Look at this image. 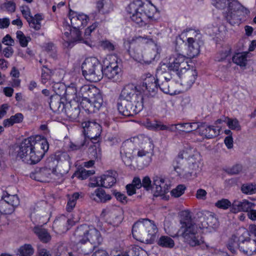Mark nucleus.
<instances>
[{"instance_id":"obj_26","label":"nucleus","mask_w":256,"mask_h":256,"mask_svg":"<svg viewBox=\"0 0 256 256\" xmlns=\"http://www.w3.org/2000/svg\"><path fill=\"white\" fill-rule=\"evenodd\" d=\"M254 206V203L246 200H242V201L234 200L232 204V211L234 213L241 211L248 212Z\"/></svg>"},{"instance_id":"obj_18","label":"nucleus","mask_w":256,"mask_h":256,"mask_svg":"<svg viewBox=\"0 0 256 256\" xmlns=\"http://www.w3.org/2000/svg\"><path fill=\"white\" fill-rule=\"evenodd\" d=\"M122 74L120 68L118 66L116 62H110L103 70V76H104L108 79L113 82H117L120 80Z\"/></svg>"},{"instance_id":"obj_11","label":"nucleus","mask_w":256,"mask_h":256,"mask_svg":"<svg viewBox=\"0 0 256 256\" xmlns=\"http://www.w3.org/2000/svg\"><path fill=\"white\" fill-rule=\"evenodd\" d=\"M136 152L134 144L132 141L126 140L124 142L120 150L123 162L126 164H130L132 159L136 156Z\"/></svg>"},{"instance_id":"obj_62","label":"nucleus","mask_w":256,"mask_h":256,"mask_svg":"<svg viewBox=\"0 0 256 256\" xmlns=\"http://www.w3.org/2000/svg\"><path fill=\"white\" fill-rule=\"evenodd\" d=\"M20 10L22 15L24 16L28 22L30 20H32V18L33 16L31 14L30 9L28 6H21Z\"/></svg>"},{"instance_id":"obj_60","label":"nucleus","mask_w":256,"mask_h":256,"mask_svg":"<svg viewBox=\"0 0 256 256\" xmlns=\"http://www.w3.org/2000/svg\"><path fill=\"white\" fill-rule=\"evenodd\" d=\"M112 194L116 198V200L122 204H126L128 202V198L126 196L116 190H112Z\"/></svg>"},{"instance_id":"obj_57","label":"nucleus","mask_w":256,"mask_h":256,"mask_svg":"<svg viewBox=\"0 0 256 256\" xmlns=\"http://www.w3.org/2000/svg\"><path fill=\"white\" fill-rule=\"evenodd\" d=\"M186 188L184 185L180 184L171 191L172 196L174 198H178L184 193Z\"/></svg>"},{"instance_id":"obj_58","label":"nucleus","mask_w":256,"mask_h":256,"mask_svg":"<svg viewBox=\"0 0 256 256\" xmlns=\"http://www.w3.org/2000/svg\"><path fill=\"white\" fill-rule=\"evenodd\" d=\"M215 206L219 208L226 210L231 206H232V204L230 202L228 199L222 198L218 200L216 203Z\"/></svg>"},{"instance_id":"obj_4","label":"nucleus","mask_w":256,"mask_h":256,"mask_svg":"<svg viewBox=\"0 0 256 256\" xmlns=\"http://www.w3.org/2000/svg\"><path fill=\"white\" fill-rule=\"evenodd\" d=\"M212 4L218 9L228 8L225 18L232 26L238 25L242 16L249 12L248 10L244 8L238 0H212Z\"/></svg>"},{"instance_id":"obj_33","label":"nucleus","mask_w":256,"mask_h":256,"mask_svg":"<svg viewBox=\"0 0 256 256\" xmlns=\"http://www.w3.org/2000/svg\"><path fill=\"white\" fill-rule=\"evenodd\" d=\"M75 238V242L78 244V251L80 254L84 255L89 254L96 248L92 244L88 241L87 242H78V238Z\"/></svg>"},{"instance_id":"obj_9","label":"nucleus","mask_w":256,"mask_h":256,"mask_svg":"<svg viewBox=\"0 0 256 256\" xmlns=\"http://www.w3.org/2000/svg\"><path fill=\"white\" fill-rule=\"evenodd\" d=\"M152 42V39L147 36H138L134 37L130 40L124 43L125 46H128V52L130 55L136 60L141 63L143 60L144 53L142 48L138 44L140 42L148 43Z\"/></svg>"},{"instance_id":"obj_1","label":"nucleus","mask_w":256,"mask_h":256,"mask_svg":"<svg viewBox=\"0 0 256 256\" xmlns=\"http://www.w3.org/2000/svg\"><path fill=\"white\" fill-rule=\"evenodd\" d=\"M47 140L40 136H30L24 140L15 148L16 157L25 162L32 164L39 162L48 150Z\"/></svg>"},{"instance_id":"obj_50","label":"nucleus","mask_w":256,"mask_h":256,"mask_svg":"<svg viewBox=\"0 0 256 256\" xmlns=\"http://www.w3.org/2000/svg\"><path fill=\"white\" fill-rule=\"evenodd\" d=\"M88 152L92 158L98 159L102 156L101 149L98 144H93L88 148Z\"/></svg>"},{"instance_id":"obj_8","label":"nucleus","mask_w":256,"mask_h":256,"mask_svg":"<svg viewBox=\"0 0 256 256\" xmlns=\"http://www.w3.org/2000/svg\"><path fill=\"white\" fill-rule=\"evenodd\" d=\"M164 66L168 68L170 74H174V77L180 80L183 74L186 72V66H188V64L185 56L176 54L170 56L167 64L164 63L160 64V70Z\"/></svg>"},{"instance_id":"obj_63","label":"nucleus","mask_w":256,"mask_h":256,"mask_svg":"<svg viewBox=\"0 0 256 256\" xmlns=\"http://www.w3.org/2000/svg\"><path fill=\"white\" fill-rule=\"evenodd\" d=\"M242 169V166L240 164H236L229 168L228 172L231 174H239Z\"/></svg>"},{"instance_id":"obj_22","label":"nucleus","mask_w":256,"mask_h":256,"mask_svg":"<svg viewBox=\"0 0 256 256\" xmlns=\"http://www.w3.org/2000/svg\"><path fill=\"white\" fill-rule=\"evenodd\" d=\"M240 250L248 256H252L256 253V240L248 237L241 241Z\"/></svg>"},{"instance_id":"obj_32","label":"nucleus","mask_w":256,"mask_h":256,"mask_svg":"<svg viewBox=\"0 0 256 256\" xmlns=\"http://www.w3.org/2000/svg\"><path fill=\"white\" fill-rule=\"evenodd\" d=\"M49 105L50 109L54 112H60L64 109V103L61 102L60 96L54 95L50 96Z\"/></svg>"},{"instance_id":"obj_53","label":"nucleus","mask_w":256,"mask_h":256,"mask_svg":"<svg viewBox=\"0 0 256 256\" xmlns=\"http://www.w3.org/2000/svg\"><path fill=\"white\" fill-rule=\"evenodd\" d=\"M79 196L80 194L78 192H74L69 198L66 207L68 212H71L75 207L76 200L79 198Z\"/></svg>"},{"instance_id":"obj_44","label":"nucleus","mask_w":256,"mask_h":256,"mask_svg":"<svg viewBox=\"0 0 256 256\" xmlns=\"http://www.w3.org/2000/svg\"><path fill=\"white\" fill-rule=\"evenodd\" d=\"M157 244L160 246L170 248H172L174 246V240L170 237L166 236H161Z\"/></svg>"},{"instance_id":"obj_17","label":"nucleus","mask_w":256,"mask_h":256,"mask_svg":"<svg viewBox=\"0 0 256 256\" xmlns=\"http://www.w3.org/2000/svg\"><path fill=\"white\" fill-rule=\"evenodd\" d=\"M150 220L147 218L140 220L135 222L132 228V234L134 238L140 240L146 236L147 222Z\"/></svg>"},{"instance_id":"obj_49","label":"nucleus","mask_w":256,"mask_h":256,"mask_svg":"<svg viewBox=\"0 0 256 256\" xmlns=\"http://www.w3.org/2000/svg\"><path fill=\"white\" fill-rule=\"evenodd\" d=\"M241 191L246 194H253L256 193V184L254 183H246L242 184Z\"/></svg>"},{"instance_id":"obj_39","label":"nucleus","mask_w":256,"mask_h":256,"mask_svg":"<svg viewBox=\"0 0 256 256\" xmlns=\"http://www.w3.org/2000/svg\"><path fill=\"white\" fill-rule=\"evenodd\" d=\"M90 100L91 102H92V104L94 105L95 107L98 110L102 106L103 98L102 94L96 88L90 96Z\"/></svg>"},{"instance_id":"obj_30","label":"nucleus","mask_w":256,"mask_h":256,"mask_svg":"<svg viewBox=\"0 0 256 256\" xmlns=\"http://www.w3.org/2000/svg\"><path fill=\"white\" fill-rule=\"evenodd\" d=\"M116 172H108V174H104L100 177V186L105 188L112 186L116 182Z\"/></svg>"},{"instance_id":"obj_35","label":"nucleus","mask_w":256,"mask_h":256,"mask_svg":"<svg viewBox=\"0 0 256 256\" xmlns=\"http://www.w3.org/2000/svg\"><path fill=\"white\" fill-rule=\"evenodd\" d=\"M96 89L95 88H91L88 85L82 86L78 92L80 102V100L82 101V100L90 98Z\"/></svg>"},{"instance_id":"obj_47","label":"nucleus","mask_w":256,"mask_h":256,"mask_svg":"<svg viewBox=\"0 0 256 256\" xmlns=\"http://www.w3.org/2000/svg\"><path fill=\"white\" fill-rule=\"evenodd\" d=\"M42 16L41 14H37L32 17V20L28 22L30 27L36 30H40L41 28L40 22L42 20Z\"/></svg>"},{"instance_id":"obj_16","label":"nucleus","mask_w":256,"mask_h":256,"mask_svg":"<svg viewBox=\"0 0 256 256\" xmlns=\"http://www.w3.org/2000/svg\"><path fill=\"white\" fill-rule=\"evenodd\" d=\"M68 17L70 20L71 26L73 28H80L86 26L88 20L86 15L82 13L78 14L71 10L70 11Z\"/></svg>"},{"instance_id":"obj_45","label":"nucleus","mask_w":256,"mask_h":256,"mask_svg":"<svg viewBox=\"0 0 256 256\" xmlns=\"http://www.w3.org/2000/svg\"><path fill=\"white\" fill-rule=\"evenodd\" d=\"M80 106L82 108L83 110L88 114L93 113L98 110L95 107L94 105L92 104V102H90V98L82 100L80 102Z\"/></svg>"},{"instance_id":"obj_51","label":"nucleus","mask_w":256,"mask_h":256,"mask_svg":"<svg viewBox=\"0 0 256 256\" xmlns=\"http://www.w3.org/2000/svg\"><path fill=\"white\" fill-rule=\"evenodd\" d=\"M178 125L180 128L186 130H180L185 132L186 133H190L193 130H197V128H198V122L178 123Z\"/></svg>"},{"instance_id":"obj_52","label":"nucleus","mask_w":256,"mask_h":256,"mask_svg":"<svg viewBox=\"0 0 256 256\" xmlns=\"http://www.w3.org/2000/svg\"><path fill=\"white\" fill-rule=\"evenodd\" d=\"M14 210V207L7 203L3 199L0 200V212L5 214H12Z\"/></svg>"},{"instance_id":"obj_10","label":"nucleus","mask_w":256,"mask_h":256,"mask_svg":"<svg viewBox=\"0 0 256 256\" xmlns=\"http://www.w3.org/2000/svg\"><path fill=\"white\" fill-rule=\"evenodd\" d=\"M53 158H48V164L49 168H37L30 174V177L40 182H48L51 178L55 179L56 170L50 167V163L52 162Z\"/></svg>"},{"instance_id":"obj_23","label":"nucleus","mask_w":256,"mask_h":256,"mask_svg":"<svg viewBox=\"0 0 256 256\" xmlns=\"http://www.w3.org/2000/svg\"><path fill=\"white\" fill-rule=\"evenodd\" d=\"M120 212L116 209L106 208L102 212V214L107 216L108 222L114 226H118L122 222V218Z\"/></svg>"},{"instance_id":"obj_43","label":"nucleus","mask_w":256,"mask_h":256,"mask_svg":"<svg viewBox=\"0 0 256 256\" xmlns=\"http://www.w3.org/2000/svg\"><path fill=\"white\" fill-rule=\"evenodd\" d=\"M66 99L74 101L75 103L80 102L77 89L74 86H69L65 90Z\"/></svg>"},{"instance_id":"obj_31","label":"nucleus","mask_w":256,"mask_h":256,"mask_svg":"<svg viewBox=\"0 0 256 256\" xmlns=\"http://www.w3.org/2000/svg\"><path fill=\"white\" fill-rule=\"evenodd\" d=\"M80 107L78 102L68 104L64 108V112L66 116L72 120H76L80 114Z\"/></svg>"},{"instance_id":"obj_29","label":"nucleus","mask_w":256,"mask_h":256,"mask_svg":"<svg viewBox=\"0 0 256 256\" xmlns=\"http://www.w3.org/2000/svg\"><path fill=\"white\" fill-rule=\"evenodd\" d=\"M184 74V75L181 84L184 85L186 89L190 88L195 82L197 72L196 70L186 68V72Z\"/></svg>"},{"instance_id":"obj_59","label":"nucleus","mask_w":256,"mask_h":256,"mask_svg":"<svg viewBox=\"0 0 256 256\" xmlns=\"http://www.w3.org/2000/svg\"><path fill=\"white\" fill-rule=\"evenodd\" d=\"M52 84L53 90L56 92L55 95L58 94V96H60L62 92L64 90L63 84L59 82H56L55 80H54V82L51 83Z\"/></svg>"},{"instance_id":"obj_28","label":"nucleus","mask_w":256,"mask_h":256,"mask_svg":"<svg viewBox=\"0 0 256 256\" xmlns=\"http://www.w3.org/2000/svg\"><path fill=\"white\" fill-rule=\"evenodd\" d=\"M146 236L142 240V242H145L146 244H152L156 238V234L158 232V229L154 222L150 220L147 222L146 224Z\"/></svg>"},{"instance_id":"obj_42","label":"nucleus","mask_w":256,"mask_h":256,"mask_svg":"<svg viewBox=\"0 0 256 256\" xmlns=\"http://www.w3.org/2000/svg\"><path fill=\"white\" fill-rule=\"evenodd\" d=\"M24 116L21 113H17L12 116L9 118L4 120L3 124L5 127H9L16 123H20L22 121Z\"/></svg>"},{"instance_id":"obj_15","label":"nucleus","mask_w":256,"mask_h":256,"mask_svg":"<svg viewBox=\"0 0 256 256\" xmlns=\"http://www.w3.org/2000/svg\"><path fill=\"white\" fill-rule=\"evenodd\" d=\"M203 216L204 221L202 222V228H212L215 230L219 226V222L214 214L209 211H204L200 212Z\"/></svg>"},{"instance_id":"obj_54","label":"nucleus","mask_w":256,"mask_h":256,"mask_svg":"<svg viewBox=\"0 0 256 256\" xmlns=\"http://www.w3.org/2000/svg\"><path fill=\"white\" fill-rule=\"evenodd\" d=\"M16 38L18 40L20 45L22 47H26L28 42L31 40L30 36L26 37L22 31L16 32Z\"/></svg>"},{"instance_id":"obj_27","label":"nucleus","mask_w":256,"mask_h":256,"mask_svg":"<svg viewBox=\"0 0 256 256\" xmlns=\"http://www.w3.org/2000/svg\"><path fill=\"white\" fill-rule=\"evenodd\" d=\"M160 48L156 46L154 48L144 52L141 64H149L152 61L158 60L160 58Z\"/></svg>"},{"instance_id":"obj_61","label":"nucleus","mask_w":256,"mask_h":256,"mask_svg":"<svg viewBox=\"0 0 256 256\" xmlns=\"http://www.w3.org/2000/svg\"><path fill=\"white\" fill-rule=\"evenodd\" d=\"M56 256H74L72 252L68 251L67 248L63 246H60L58 248Z\"/></svg>"},{"instance_id":"obj_36","label":"nucleus","mask_w":256,"mask_h":256,"mask_svg":"<svg viewBox=\"0 0 256 256\" xmlns=\"http://www.w3.org/2000/svg\"><path fill=\"white\" fill-rule=\"evenodd\" d=\"M242 240V238H238L236 236H232L228 242V248L232 253L235 254L238 248L240 250Z\"/></svg>"},{"instance_id":"obj_48","label":"nucleus","mask_w":256,"mask_h":256,"mask_svg":"<svg viewBox=\"0 0 256 256\" xmlns=\"http://www.w3.org/2000/svg\"><path fill=\"white\" fill-rule=\"evenodd\" d=\"M20 256H30L34 253V249L30 244L21 246L18 250Z\"/></svg>"},{"instance_id":"obj_5","label":"nucleus","mask_w":256,"mask_h":256,"mask_svg":"<svg viewBox=\"0 0 256 256\" xmlns=\"http://www.w3.org/2000/svg\"><path fill=\"white\" fill-rule=\"evenodd\" d=\"M182 216L181 228L183 230L181 236L184 242L191 246L200 245L203 241L198 234V228L192 218L191 212L188 210L183 211Z\"/></svg>"},{"instance_id":"obj_37","label":"nucleus","mask_w":256,"mask_h":256,"mask_svg":"<svg viewBox=\"0 0 256 256\" xmlns=\"http://www.w3.org/2000/svg\"><path fill=\"white\" fill-rule=\"evenodd\" d=\"M42 69L41 79L42 82L44 84L48 83V84L51 85L52 82H54V75L52 74V70L46 66H43Z\"/></svg>"},{"instance_id":"obj_12","label":"nucleus","mask_w":256,"mask_h":256,"mask_svg":"<svg viewBox=\"0 0 256 256\" xmlns=\"http://www.w3.org/2000/svg\"><path fill=\"white\" fill-rule=\"evenodd\" d=\"M154 196L157 197L164 195L168 192L170 185L165 182V180L162 176H154L152 178Z\"/></svg>"},{"instance_id":"obj_64","label":"nucleus","mask_w":256,"mask_h":256,"mask_svg":"<svg viewBox=\"0 0 256 256\" xmlns=\"http://www.w3.org/2000/svg\"><path fill=\"white\" fill-rule=\"evenodd\" d=\"M142 186L146 190H148L152 188V181L150 178L146 176L144 177L142 182Z\"/></svg>"},{"instance_id":"obj_56","label":"nucleus","mask_w":256,"mask_h":256,"mask_svg":"<svg viewBox=\"0 0 256 256\" xmlns=\"http://www.w3.org/2000/svg\"><path fill=\"white\" fill-rule=\"evenodd\" d=\"M226 124L228 128L232 130H240L241 129L240 122L236 118H230L228 117Z\"/></svg>"},{"instance_id":"obj_55","label":"nucleus","mask_w":256,"mask_h":256,"mask_svg":"<svg viewBox=\"0 0 256 256\" xmlns=\"http://www.w3.org/2000/svg\"><path fill=\"white\" fill-rule=\"evenodd\" d=\"M182 154H179L177 158L173 162V166L174 170L179 174H181L182 172L181 166V161L183 160Z\"/></svg>"},{"instance_id":"obj_6","label":"nucleus","mask_w":256,"mask_h":256,"mask_svg":"<svg viewBox=\"0 0 256 256\" xmlns=\"http://www.w3.org/2000/svg\"><path fill=\"white\" fill-rule=\"evenodd\" d=\"M82 69L83 76L90 82H97L103 77L102 65L95 57L86 58L82 64Z\"/></svg>"},{"instance_id":"obj_34","label":"nucleus","mask_w":256,"mask_h":256,"mask_svg":"<svg viewBox=\"0 0 256 256\" xmlns=\"http://www.w3.org/2000/svg\"><path fill=\"white\" fill-rule=\"evenodd\" d=\"M97 9L100 12L107 14L112 10V6L110 0H102L96 4Z\"/></svg>"},{"instance_id":"obj_13","label":"nucleus","mask_w":256,"mask_h":256,"mask_svg":"<svg viewBox=\"0 0 256 256\" xmlns=\"http://www.w3.org/2000/svg\"><path fill=\"white\" fill-rule=\"evenodd\" d=\"M158 76L156 78L150 74H148L146 78L144 79L142 86L146 90V94L150 96H154L158 90Z\"/></svg>"},{"instance_id":"obj_38","label":"nucleus","mask_w":256,"mask_h":256,"mask_svg":"<svg viewBox=\"0 0 256 256\" xmlns=\"http://www.w3.org/2000/svg\"><path fill=\"white\" fill-rule=\"evenodd\" d=\"M34 230V233L42 242L46 243L50 240L51 236L46 229L35 227Z\"/></svg>"},{"instance_id":"obj_25","label":"nucleus","mask_w":256,"mask_h":256,"mask_svg":"<svg viewBox=\"0 0 256 256\" xmlns=\"http://www.w3.org/2000/svg\"><path fill=\"white\" fill-rule=\"evenodd\" d=\"M90 198L97 203H106L112 198L110 195L107 194L102 188H98L94 192L88 194Z\"/></svg>"},{"instance_id":"obj_20","label":"nucleus","mask_w":256,"mask_h":256,"mask_svg":"<svg viewBox=\"0 0 256 256\" xmlns=\"http://www.w3.org/2000/svg\"><path fill=\"white\" fill-rule=\"evenodd\" d=\"M198 128L197 132L200 135L204 136L207 138L216 137L220 134V129L214 126H208L206 123L198 122Z\"/></svg>"},{"instance_id":"obj_2","label":"nucleus","mask_w":256,"mask_h":256,"mask_svg":"<svg viewBox=\"0 0 256 256\" xmlns=\"http://www.w3.org/2000/svg\"><path fill=\"white\" fill-rule=\"evenodd\" d=\"M119 112L126 116H134L143 108V96L133 84L125 86L120 94L117 104Z\"/></svg>"},{"instance_id":"obj_7","label":"nucleus","mask_w":256,"mask_h":256,"mask_svg":"<svg viewBox=\"0 0 256 256\" xmlns=\"http://www.w3.org/2000/svg\"><path fill=\"white\" fill-rule=\"evenodd\" d=\"M74 237L78 238V242L88 241L95 247L99 246L102 241L100 232L94 228H90L86 224L78 226L74 233Z\"/></svg>"},{"instance_id":"obj_14","label":"nucleus","mask_w":256,"mask_h":256,"mask_svg":"<svg viewBox=\"0 0 256 256\" xmlns=\"http://www.w3.org/2000/svg\"><path fill=\"white\" fill-rule=\"evenodd\" d=\"M204 44L203 41L200 39V36L194 38H188L187 40L188 57L193 58L198 56L200 52V48Z\"/></svg>"},{"instance_id":"obj_41","label":"nucleus","mask_w":256,"mask_h":256,"mask_svg":"<svg viewBox=\"0 0 256 256\" xmlns=\"http://www.w3.org/2000/svg\"><path fill=\"white\" fill-rule=\"evenodd\" d=\"M2 199L14 207V209L18 206L20 204L19 198L16 194L11 195L7 192H4L2 196Z\"/></svg>"},{"instance_id":"obj_46","label":"nucleus","mask_w":256,"mask_h":256,"mask_svg":"<svg viewBox=\"0 0 256 256\" xmlns=\"http://www.w3.org/2000/svg\"><path fill=\"white\" fill-rule=\"evenodd\" d=\"M232 61L234 63L240 66H245L247 62L246 53H237L232 57Z\"/></svg>"},{"instance_id":"obj_3","label":"nucleus","mask_w":256,"mask_h":256,"mask_svg":"<svg viewBox=\"0 0 256 256\" xmlns=\"http://www.w3.org/2000/svg\"><path fill=\"white\" fill-rule=\"evenodd\" d=\"M156 10V7L148 0H135L127 9L131 20L140 26H145L154 18Z\"/></svg>"},{"instance_id":"obj_19","label":"nucleus","mask_w":256,"mask_h":256,"mask_svg":"<svg viewBox=\"0 0 256 256\" xmlns=\"http://www.w3.org/2000/svg\"><path fill=\"white\" fill-rule=\"evenodd\" d=\"M157 75L159 79L158 88H160L162 92L166 94H170V92L169 89L168 81L174 80L176 82H178L180 80L174 77V74L166 72L165 74H157Z\"/></svg>"},{"instance_id":"obj_21","label":"nucleus","mask_w":256,"mask_h":256,"mask_svg":"<svg viewBox=\"0 0 256 256\" xmlns=\"http://www.w3.org/2000/svg\"><path fill=\"white\" fill-rule=\"evenodd\" d=\"M84 128H86L88 137L90 138H98L101 133L102 129L100 124L94 121L88 120L82 122Z\"/></svg>"},{"instance_id":"obj_40","label":"nucleus","mask_w":256,"mask_h":256,"mask_svg":"<svg viewBox=\"0 0 256 256\" xmlns=\"http://www.w3.org/2000/svg\"><path fill=\"white\" fill-rule=\"evenodd\" d=\"M86 138L84 136L81 135L74 142H70L69 148L71 150H80L86 145Z\"/></svg>"},{"instance_id":"obj_24","label":"nucleus","mask_w":256,"mask_h":256,"mask_svg":"<svg viewBox=\"0 0 256 256\" xmlns=\"http://www.w3.org/2000/svg\"><path fill=\"white\" fill-rule=\"evenodd\" d=\"M70 225H72V221L68 218L65 216L62 215L54 220L53 228L58 230V232H63L70 228Z\"/></svg>"}]
</instances>
